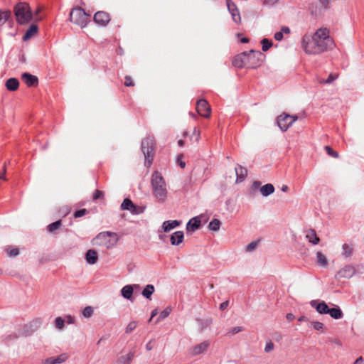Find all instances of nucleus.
Returning <instances> with one entry per match:
<instances>
[{"label":"nucleus","instance_id":"1","mask_svg":"<svg viewBox=\"0 0 364 364\" xmlns=\"http://www.w3.org/2000/svg\"><path fill=\"white\" fill-rule=\"evenodd\" d=\"M333 41L329 36L328 29L319 28L314 35L306 34L302 39V48L304 51L311 55L319 54L332 48Z\"/></svg>","mask_w":364,"mask_h":364},{"label":"nucleus","instance_id":"2","mask_svg":"<svg viewBox=\"0 0 364 364\" xmlns=\"http://www.w3.org/2000/svg\"><path fill=\"white\" fill-rule=\"evenodd\" d=\"M151 187L154 197L161 202L165 201L167 197L166 182L158 171H155L151 176Z\"/></svg>","mask_w":364,"mask_h":364},{"label":"nucleus","instance_id":"3","mask_svg":"<svg viewBox=\"0 0 364 364\" xmlns=\"http://www.w3.org/2000/svg\"><path fill=\"white\" fill-rule=\"evenodd\" d=\"M16 21L20 24L27 23L33 19L31 7L26 2H19L14 9Z\"/></svg>","mask_w":364,"mask_h":364},{"label":"nucleus","instance_id":"4","mask_svg":"<svg viewBox=\"0 0 364 364\" xmlns=\"http://www.w3.org/2000/svg\"><path fill=\"white\" fill-rule=\"evenodd\" d=\"M89 16L90 15L82 8L76 7L73 9L70 13V21L81 28H85L89 21Z\"/></svg>","mask_w":364,"mask_h":364},{"label":"nucleus","instance_id":"5","mask_svg":"<svg viewBox=\"0 0 364 364\" xmlns=\"http://www.w3.org/2000/svg\"><path fill=\"white\" fill-rule=\"evenodd\" d=\"M141 151L145 158V166H150L154 155V140L153 138L147 137L141 142Z\"/></svg>","mask_w":364,"mask_h":364},{"label":"nucleus","instance_id":"6","mask_svg":"<svg viewBox=\"0 0 364 364\" xmlns=\"http://www.w3.org/2000/svg\"><path fill=\"white\" fill-rule=\"evenodd\" d=\"M95 241L97 245H103L107 248H110L117 244L118 237L115 232H103L97 235Z\"/></svg>","mask_w":364,"mask_h":364},{"label":"nucleus","instance_id":"7","mask_svg":"<svg viewBox=\"0 0 364 364\" xmlns=\"http://www.w3.org/2000/svg\"><path fill=\"white\" fill-rule=\"evenodd\" d=\"M245 67L248 68H255L261 65L262 54L259 51L250 50L245 52Z\"/></svg>","mask_w":364,"mask_h":364},{"label":"nucleus","instance_id":"8","mask_svg":"<svg viewBox=\"0 0 364 364\" xmlns=\"http://www.w3.org/2000/svg\"><path fill=\"white\" fill-rule=\"evenodd\" d=\"M298 119L296 115H290L285 113L277 117V122L282 132H286Z\"/></svg>","mask_w":364,"mask_h":364},{"label":"nucleus","instance_id":"9","mask_svg":"<svg viewBox=\"0 0 364 364\" xmlns=\"http://www.w3.org/2000/svg\"><path fill=\"white\" fill-rule=\"evenodd\" d=\"M210 342L209 341H204L198 344L192 346L189 349V354L191 356H197L203 354L207 351L210 347Z\"/></svg>","mask_w":364,"mask_h":364},{"label":"nucleus","instance_id":"10","mask_svg":"<svg viewBox=\"0 0 364 364\" xmlns=\"http://www.w3.org/2000/svg\"><path fill=\"white\" fill-rule=\"evenodd\" d=\"M196 109L198 113L202 117L208 118L210 116V107L205 100H200L197 102Z\"/></svg>","mask_w":364,"mask_h":364},{"label":"nucleus","instance_id":"11","mask_svg":"<svg viewBox=\"0 0 364 364\" xmlns=\"http://www.w3.org/2000/svg\"><path fill=\"white\" fill-rule=\"evenodd\" d=\"M225 1L227 4L228 9L232 16L233 21H235L237 23H240L241 16L235 4L233 1H232V0H225Z\"/></svg>","mask_w":364,"mask_h":364},{"label":"nucleus","instance_id":"12","mask_svg":"<svg viewBox=\"0 0 364 364\" xmlns=\"http://www.w3.org/2000/svg\"><path fill=\"white\" fill-rule=\"evenodd\" d=\"M310 305L320 314H328L329 312L330 308L323 301L312 300L310 301Z\"/></svg>","mask_w":364,"mask_h":364},{"label":"nucleus","instance_id":"13","mask_svg":"<svg viewBox=\"0 0 364 364\" xmlns=\"http://www.w3.org/2000/svg\"><path fill=\"white\" fill-rule=\"evenodd\" d=\"M94 21L100 26H106L110 21L109 14L105 11H98L94 16Z\"/></svg>","mask_w":364,"mask_h":364},{"label":"nucleus","instance_id":"14","mask_svg":"<svg viewBox=\"0 0 364 364\" xmlns=\"http://www.w3.org/2000/svg\"><path fill=\"white\" fill-rule=\"evenodd\" d=\"M68 358L67 353H62L55 357H50L43 360L42 364H61Z\"/></svg>","mask_w":364,"mask_h":364},{"label":"nucleus","instance_id":"15","mask_svg":"<svg viewBox=\"0 0 364 364\" xmlns=\"http://www.w3.org/2000/svg\"><path fill=\"white\" fill-rule=\"evenodd\" d=\"M21 79L29 87L35 86L38 84V77L28 73H23Z\"/></svg>","mask_w":364,"mask_h":364},{"label":"nucleus","instance_id":"16","mask_svg":"<svg viewBox=\"0 0 364 364\" xmlns=\"http://www.w3.org/2000/svg\"><path fill=\"white\" fill-rule=\"evenodd\" d=\"M306 240L313 245H317L320 242L319 237L317 236L316 231L313 229L306 230Z\"/></svg>","mask_w":364,"mask_h":364},{"label":"nucleus","instance_id":"17","mask_svg":"<svg viewBox=\"0 0 364 364\" xmlns=\"http://www.w3.org/2000/svg\"><path fill=\"white\" fill-rule=\"evenodd\" d=\"M135 352L131 350L129 353L119 357L116 361V364H129L134 359Z\"/></svg>","mask_w":364,"mask_h":364},{"label":"nucleus","instance_id":"18","mask_svg":"<svg viewBox=\"0 0 364 364\" xmlns=\"http://www.w3.org/2000/svg\"><path fill=\"white\" fill-rule=\"evenodd\" d=\"M121 208L123 210H128L131 211V213H134V214L139 213V212L137 210L136 206H135L134 205V203H132V201L131 200H129V198H126L124 200V201L122 202V203L121 205Z\"/></svg>","mask_w":364,"mask_h":364},{"label":"nucleus","instance_id":"19","mask_svg":"<svg viewBox=\"0 0 364 364\" xmlns=\"http://www.w3.org/2000/svg\"><path fill=\"white\" fill-rule=\"evenodd\" d=\"M86 262L90 264H95L98 260V255L95 250H89L85 254Z\"/></svg>","mask_w":364,"mask_h":364},{"label":"nucleus","instance_id":"20","mask_svg":"<svg viewBox=\"0 0 364 364\" xmlns=\"http://www.w3.org/2000/svg\"><path fill=\"white\" fill-rule=\"evenodd\" d=\"M200 220L198 217L193 218L187 223V231L194 232L198 230L200 226Z\"/></svg>","mask_w":364,"mask_h":364},{"label":"nucleus","instance_id":"21","mask_svg":"<svg viewBox=\"0 0 364 364\" xmlns=\"http://www.w3.org/2000/svg\"><path fill=\"white\" fill-rule=\"evenodd\" d=\"M184 237L183 232L182 231H176L173 233L171 236L170 240L172 245H178L183 242Z\"/></svg>","mask_w":364,"mask_h":364},{"label":"nucleus","instance_id":"22","mask_svg":"<svg viewBox=\"0 0 364 364\" xmlns=\"http://www.w3.org/2000/svg\"><path fill=\"white\" fill-rule=\"evenodd\" d=\"M235 173L237 176L236 182L240 183L243 181L247 177V170L241 166H238L235 168Z\"/></svg>","mask_w":364,"mask_h":364},{"label":"nucleus","instance_id":"23","mask_svg":"<svg viewBox=\"0 0 364 364\" xmlns=\"http://www.w3.org/2000/svg\"><path fill=\"white\" fill-rule=\"evenodd\" d=\"M5 86L9 91H16L19 87V81L18 79L14 77L9 78L6 80Z\"/></svg>","mask_w":364,"mask_h":364},{"label":"nucleus","instance_id":"24","mask_svg":"<svg viewBox=\"0 0 364 364\" xmlns=\"http://www.w3.org/2000/svg\"><path fill=\"white\" fill-rule=\"evenodd\" d=\"M180 225L178 220H166L163 223L162 229L164 232H169Z\"/></svg>","mask_w":364,"mask_h":364},{"label":"nucleus","instance_id":"25","mask_svg":"<svg viewBox=\"0 0 364 364\" xmlns=\"http://www.w3.org/2000/svg\"><path fill=\"white\" fill-rule=\"evenodd\" d=\"M245 52L235 56L233 61H232V65L235 66V67H237V68H243V67H245Z\"/></svg>","mask_w":364,"mask_h":364},{"label":"nucleus","instance_id":"26","mask_svg":"<svg viewBox=\"0 0 364 364\" xmlns=\"http://www.w3.org/2000/svg\"><path fill=\"white\" fill-rule=\"evenodd\" d=\"M38 32V26L35 24L31 25L26 31L25 35L23 37L24 41H27L34 36Z\"/></svg>","mask_w":364,"mask_h":364},{"label":"nucleus","instance_id":"27","mask_svg":"<svg viewBox=\"0 0 364 364\" xmlns=\"http://www.w3.org/2000/svg\"><path fill=\"white\" fill-rule=\"evenodd\" d=\"M133 291L134 289L132 285H126L122 289L121 293L124 298L130 300L133 294Z\"/></svg>","mask_w":364,"mask_h":364},{"label":"nucleus","instance_id":"28","mask_svg":"<svg viewBox=\"0 0 364 364\" xmlns=\"http://www.w3.org/2000/svg\"><path fill=\"white\" fill-rule=\"evenodd\" d=\"M334 319H340L343 316V314L339 307L330 308L328 314Z\"/></svg>","mask_w":364,"mask_h":364},{"label":"nucleus","instance_id":"29","mask_svg":"<svg viewBox=\"0 0 364 364\" xmlns=\"http://www.w3.org/2000/svg\"><path fill=\"white\" fill-rule=\"evenodd\" d=\"M274 187L271 183H267V184L262 186L260 188L261 194L265 197L271 195L272 193H274Z\"/></svg>","mask_w":364,"mask_h":364},{"label":"nucleus","instance_id":"30","mask_svg":"<svg viewBox=\"0 0 364 364\" xmlns=\"http://www.w3.org/2000/svg\"><path fill=\"white\" fill-rule=\"evenodd\" d=\"M316 262L319 266L326 267L328 266V260L326 256L321 252H316Z\"/></svg>","mask_w":364,"mask_h":364},{"label":"nucleus","instance_id":"31","mask_svg":"<svg viewBox=\"0 0 364 364\" xmlns=\"http://www.w3.org/2000/svg\"><path fill=\"white\" fill-rule=\"evenodd\" d=\"M11 13L9 11L0 10V26L4 25L11 17Z\"/></svg>","mask_w":364,"mask_h":364},{"label":"nucleus","instance_id":"32","mask_svg":"<svg viewBox=\"0 0 364 364\" xmlns=\"http://www.w3.org/2000/svg\"><path fill=\"white\" fill-rule=\"evenodd\" d=\"M154 291V287L152 284H148L142 291V295L146 298L150 299L151 296Z\"/></svg>","mask_w":364,"mask_h":364},{"label":"nucleus","instance_id":"33","mask_svg":"<svg viewBox=\"0 0 364 364\" xmlns=\"http://www.w3.org/2000/svg\"><path fill=\"white\" fill-rule=\"evenodd\" d=\"M61 226V220L55 221L48 225L47 230L50 233H55L56 230H58Z\"/></svg>","mask_w":364,"mask_h":364},{"label":"nucleus","instance_id":"34","mask_svg":"<svg viewBox=\"0 0 364 364\" xmlns=\"http://www.w3.org/2000/svg\"><path fill=\"white\" fill-rule=\"evenodd\" d=\"M220 226V221L218 219H213L209 225L208 228L213 231H218Z\"/></svg>","mask_w":364,"mask_h":364},{"label":"nucleus","instance_id":"35","mask_svg":"<svg viewBox=\"0 0 364 364\" xmlns=\"http://www.w3.org/2000/svg\"><path fill=\"white\" fill-rule=\"evenodd\" d=\"M343 255L346 257H349L352 255V253H353V247L348 245V244H344L343 245Z\"/></svg>","mask_w":364,"mask_h":364},{"label":"nucleus","instance_id":"36","mask_svg":"<svg viewBox=\"0 0 364 364\" xmlns=\"http://www.w3.org/2000/svg\"><path fill=\"white\" fill-rule=\"evenodd\" d=\"M138 323L135 321H132L129 323V324L127 326L125 329V333L129 334L131 332H132L136 327H137Z\"/></svg>","mask_w":364,"mask_h":364},{"label":"nucleus","instance_id":"37","mask_svg":"<svg viewBox=\"0 0 364 364\" xmlns=\"http://www.w3.org/2000/svg\"><path fill=\"white\" fill-rule=\"evenodd\" d=\"M171 311V309L170 307H167L166 309H165L164 311H162L160 313V315H159V318H157V321L163 320L165 318H166L167 316H168Z\"/></svg>","mask_w":364,"mask_h":364},{"label":"nucleus","instance_id":"38","mask_svg":"<svg viewBox=\"0 0 364 364\" xmlns=\"http://www.w3.org/2000/svg\"><path fill=\"white\" fill-rule=\"evenodd\" d=\"M93 314V309L92 306H86L82 311V315L84 317L88 318H90Z\"/></svg>","mask_w":364,"mask_h":364},{"label":"nucleus","instance_id":"39","mask_svg":"<svg viewBox=\"0 0 364 364\" xmlns=\"http://www.w3.org/2000/svg\"><path fill=\"white\" fill-rule=\"evenodd\" d=\"M259 244V241H253L250 242L248 245L245 247V251L247 252H253L256 250Z\"/></svg>","mask_w":364,"mask_h":364},{"label":"nucleus","instance_id":"40","mask_svg":"<svg viewBox=\"0 0 364 364\" xmlns=\"http://www.w3.org/2000/svg\"><path fill=\"white\" fill-rule=\"evenodd\" d=\"M261 43H262V48L263 51L268 50L272 46V43L267 38L262 39Z\"/></svg>","mask_w":364,"mask_h":364},{"label":"nucleus","instance_id":"41","mask_svg":"<svg viewBox=\"0 0 364 364\" xmlns=\"http://www.w3.org/2000/svg\"><path fill=\"white\" fill-rule=\"evenodd\" d=\"M324 149H325L326 151L327 152V154L330 156L336 158V159L338 158V156H339L338 153L337 151H334L331 146H326Z\"/></svg>","mask_w":364,"mask_h":364},{"label":"nucleus","instance_id":"42","mask_svg":"<svg viewBox=\"0 0 364 364\" xmlns=\"http://www.w3.org/2000/svg\"><path fill=\"white\" fill-rule=\"evenodd\" d=\"M338 77V74L331 73L326 80H321V83L330 84L333 82Z\"/></svg>","mask_w":364,"mask_h":364},{"label":"nucleus","instance_id":"43","mask_svg":"<svg viewBox=\"0 0 364 364\" xmlns=\"http://www.w3.org/2000/svg\"><path fill=\"white\" fill-rule=\"evenodd\" d=\"M65 320L61 317H57L55 320V327L60 330L64 328Z\"/></svg>","mask_w":364,"mask_h":364},{"label":"nucleus","instance_id":"44","mask_svg":"<svg viewBox=\"0 0 364 364\" xmlns=\"http://www.w3.org/2000/svg\"><path fill=\"white\" fill-rule=\"evenodd\" d=\"M6 252L10 257H16L19 254L18 249L17 248H7Z\"/></svg>","mask_w":364,"mask_h":364},{"label":"nucleus","instance_id":"45","mask_svg":"<svg viewBox=\"0 0 364 364\" xmlns=\"http://www.w3.org/2000/svg\"><path fill=\"white\" fill-rule=\"evenodd\" d=\"M311 326L317 331H322L323 328V323L319 321H312Z\"/></svg>","mask_w":364,"mask_h":364},{"label":"nucleus","instance_id":"46","mask_svg":"<svg viewBox=\"0 0 364 364\" xmlns=\"http://www.w3.org/2000/svg\"><path fill=\"white\" fill-rule=\"evenodd\" d=\"M274 345L272 343V341H270L266 343L265 347H264V351L266 353H270L274 350Z\"/></svg>","mask_w":364,"mask_h":364},{"label":"nucleus","instance_id":"47","mask_svg":"<svg viewBox=\"0 0 364 364\" xmlns=\"http://www.w3.org/2000/svg\"><path fill=\"white\" fill-rule=\"evenodd\" d=\"M244 331V328L242 326H235L233 327L232 329H230L228 332L229 334L234 335L237 333H240L241 331Z\"/></svg>","mask_w":364,"mask_h":364},{"label":"nucleus","instance_id":"48","mask_svg":"<svg viewBox=\"0 0 364 364\" xmlns=\"http://www.w3.org/2000/svg\"><path fill=\"white\" fill-rule=\"evenodd\" d=\"M124 85L127 87L134 86V82L130 76L125 77Z\"/></svg>","mask_w":364,"mask_h":364},{"label":"nucleus","instance_id":"49","mask_svg":"<svg viewBox=\"0 0 364 364\" xmlns=\"http://www.w3.org/2000/svg\"><path fill=\"white\" fill-rule=\"evenodd\" d=\"M86 212H87L86 209H81V210L76 211L74 215L75 218H80V217L85 215Z\"/></svg>","mask_w":364,"mask_h":364},{"label":"nucleus","instance_id":"50","mask_svg":"<svg viewBox=\"0 0 364 364\" xmlns=\"http://www.w3.org/2000/svg\"><path fill=\"white\" fill-rule=\"evenodd\" d=\"M103 196V193L101 191L97 190L93 194V199L97 200Z\"/></svg>","mask_w":364,"mask_h":364},{"label":"nucleus","instance_id":"51","mask_svg":"<svg viewBox=\"0 0 364 364\" xmlns=\"http://www.w3.org/2000/svg\"><path fill=\"white\" fill-rule=\"evenodd\" d=\"M183 156L179 155L177 158V162L181 168H184L186 166V163L182 160Z\"/></svg>","mask_w":364,"mask_h":364},{"label":"nucleus","instance_id":"52","mask_svg":"<svg viewBox=\"0 0 364 364\" xmlns=\"http://www.w3.org/2000/svg\"><path fill=\"white\" fill-rule=\"evenodd\" d=\"M42 10V7L41 6H38L36 11H34V13L33 14V16H34L35 17H36V20L37 21H40L41 20V17H38V14H40V12Z\"/></svg>","mask_w":364,"mask_h":364},{"label":"nucleus","instance_id":"53","mask_svg":"<svg viewBox=\"0 0 364 364\" xmlns=\"http://www.w3.org/2000/svg\"><path fill=\"white\" fill-rule=\"evenodd\" d=\"M321 6L324 8V9H327L329 6V0H318Z\"/></svg>","mask_w":364,"mask_h":364},{"label":"nucleus","instance_id":"54","mask_svg":"<svg viewBox=\"0 0 364 364\" xmlns=\"http://www.w3.org/2000/svg\"><path fill=\"white\" fill-rule=\"evenodd\" d=\"M64 320L65 322H67L69 324L73 323L75 321L74 318L70 315L66 316Z\"/></svg>","mask_w":364,"mask_h":364},{"label":"nucleus","instance_id":"55","mask_svg":"<svg viewBox=\"0 0 364 364\" xmlns=\"http://www.w3.org/2000/svg\"><path fill=\"white\" fill-rule=\"evenodd\" d=\"M154 340H151V341H149L146 343V349L148 351L151 350L153 349V348H154Z\"/></svg>","mask_w":364,"mask_h":364},{"label":"nucleus","instance_id":"56","mask_svg":"<svg viewBox=\"0 0 364 364\" xmlns=\"http://www.w3.org/2000/svg\"><path fill=\"white\" fill-rule=\"evenodd\" d=\"M274 38L275 40L278 41H280L283 39V34H282V32L281 31H279V32H277L275 33L274 34Z\"/></svg>","mask_w":364,"mask_h":364},{"label":"nucleus","instance_id":"57","mask_svg":"<svg viewBox=\"0 0 364 364\" xmlns=\"http://www.w3.org/2000/svg\"><path fill=\"white\" fill-rule=\"evenodd\" d=\"M279 0H264V4L268 5H274L277 4Z\"/></svg>","mask_w":364,"mask_h":364},{"label":"nucleus","instance_id":"58","mask_svg":"<svg viewBox=\"0 0 364 364\" xmlns=\"http://www.w3.org/2000/svg\"><path fill=\"white\" fill-rule=\"evenodd\" d=\"M228 306V301H224L223 303L220 304V310H225Z\"/></svg>","mask_w":364,"mask_h":364},{"label":"nucleus","instance_id":"59","mask_svg":"<svg viewBox=\"0 0 364 364\" xmlns=\"http://www.w3.org/2000/svg\"><path fill=\"white\" fill-rule=\"evenodd\" d=\"M286 318L288 321H291L294 319V315L291 313H289L287 314Z\"/></svg>","mask_w":364,"mask_h":364},{"label":"nucleus","instance_id":"60","mask_svg":"<svg viewBox=\"0 0 364 364\" xmlns=\"http://www.w3.org/2000/svg\"><path fill=\"white\" fill-rule=\"evenodd\" d=\"M281 32H282V34L284 33H290V29L289 27L287 26H283L282 28V30H281Z\"/></svg>","mask_w":364,"mask_h":364},{"label":"nucleus","instance_id":"61","mask_svg":"<svg viewBox=\"0 0 364 364\" xmlns=\"http://www.w3.org/2000/svg\"><path fill=\"white\" fill-rule=\"evenodd\" d=\"M42 323V321L41 318L36 319L33 321V323H34L36 326H39Z\"/></svg>","mask_w":364,"mask_h":364},{"label":"nucleus","instance_id":"62","mask_svg":"<svg viewBox=\"0 0 364 364\" xmlns=\"http://www.w3.org/2000/svg\"><path fill=\"white\" fill-rule=\"evenodd\" d=\"M157 314H158L157 309H154V310H153V311H152V312H151V318H150V319H149V321H151V319H152L155 316H156V315H157Z\"/></svg>","mask_w":364,"mask_h":364},{"label":"nucleus","instance_id":"63","mask_svg":"<svg viewBox=\"0 0 364 364\" xmlns=\"http://www.w3.org/2000/svg\"><path fill=\"white\" fill-rule=\"evenodd\" d=\"M363 360V358L362 357H359L358 358H357L355 360V361L354 362V364H359L360 363H362Z\"/></svg>","mask_w":364,"mask_h":364},{"label":"nucleus","instance_id":"64","mask_svg":"<svg viewBox=\"0 0 364 364\" xmlns=\"http://www.w3.org/2000/svg\"><path fill=\"white\" fill-rule=\"evenodd\" d=\"M289 190V187L287 185H283L282 187V191L283 192H287Z\"/></svg>","mask_w":364,"mask_h":364}]
</instances>
